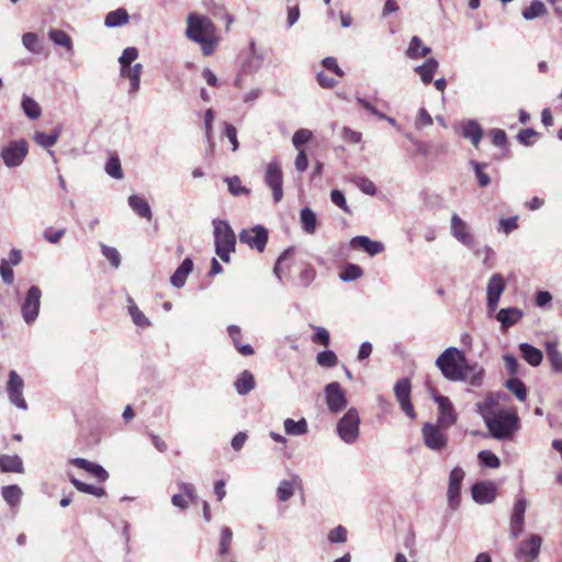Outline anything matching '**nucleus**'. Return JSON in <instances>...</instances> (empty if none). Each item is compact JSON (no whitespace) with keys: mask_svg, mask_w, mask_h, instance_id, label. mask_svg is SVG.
Listing matches in <instances>:
<instances>
[{"mask_svg":"<svg viewBox=\"0 0 562 562\" xmlns=\"http://www.w3.org/2000/svg\"><path fill=\"white\" fill-rule=\"evenodd\" d=\"M436 366L442 375L449 381H465L472 386H479L482 383L484 370L477 363L470 364L464 353L454 348H447L436 360Z\"/></svg>","mask_w":562,"mask_h":562,"instance_id":"f257e3e1","label":"nucleus"},{"mask_svg":"<svg viewBox=\"0 0 562 562\" xmlns=\"http://www.w3.org/2000/svg\"><path fill=\"white\" fill-rule=\"evenodd\" d=\"M186 35L201 45L204 55H211L216 47L215 26L210 18L191 13L187 20Z\"/></svg>","mask_w":562,"mask_h":562,"instance_id":"f03ea898","label":"nucleus"},{"mask_svg":"<svg viewBox=\"0 0 562 562\" xmlns=\"http://www.w3.org/2000/svg\"><path fill=\"white\" fill-rule=\"evenodd\" d=\"M492 437L506 440L519 429V417L515 409H501L484 422Z\"/></svg>","mask_w":562,"mask_h":562,"instance_id":"7ed1b4c3","label":"nucleus"},{"mask_svg":"<svg viewBox=\"0 0 562 562\" xmlns=\"http://www.w3.org/2000/svg\"><path fill=\"white\" fill-rule=\"evenodd\" d=\"M213 227L215 252L224 262H229L231 254L236 247L235 233L228 222L223 220H214Z\"/></svg>","mask_w":562,"mask_h":562,"instance_id":"20e7f679","label":"nucleus"},{"mask_svg":"<svg viewBox=\"0 0 562 562\" xmlns=\"http://www.w3.org/2000/svg\"><path fill=\"white\" fill-rule=\"evenodd\" d=\"M29 154V144L24 138L10 140L0 149V158L3 165L9 168L20 167Z\"/></svg>","mask_w":562,"mask_h":562,"instance_id":"39448f33","label":"nucleus"},{"mask_svg":"<svg viewBox=\"0 0 562 562\" xmlns=\"http://www.w3.org/2000/svg\"><path fill=\"white\" fill-rule=\"evenodd\" d=\"M339 438L348 445L355 443L360 434V417L356 408H349L337 423Z\"/></svg>","mask_w":562,"mask_h":562,"instance_id":"423d86ee","label":"nucleus"},{"mask_svg":"<svg viewBox=\"0 0 562 562\" xmlns=\"http://www.w3.org/2000/svg\"><path fill=\"white\" fill-rule=\"evenodd\" d=\"M24 381L15 370H11L8 374L5 383V393L9 402L18 409L27 411L29 406L23 396Z\"/></svg>","mask_w":562,"mask_h":562,"instance_id":"0eeeda50","label":"nucleus"},{"mask_svg":"<svg viewBox=\"0 0 562 562\" xmlns=\"http://www.w3.org/2000/svg\"><path fill=\"white\" fill-rule=\"evenodd\" d=\"M41 289L36 285H33L29 289L21 304L22 318L30 326L33 325L38 317L41 308Z\"/></svg>","mask_w":562,"mask_h":562,"instance_id":"6e6552de","label":"nucleus"},{"mask_svg":"<svg viewBox=\"0 0 562 562\" xmlns=\"http://www.w3.org/2000/svg\"><path fill=\"white\" fill-rule=\"evenodd\" d=\"M541 544L542 537L531 533L517 544L515 558L522 562H533L539 557Z\"/></svg>","mask_w":562,"mask_h":562,"instance_id":"1a4fd4ad","label":"nucleus"},{"mask_svg":"<svg viewBox=\"0 0 562 562\" xmlns=\"http://www.w3.org/2000/svg\"><path fill=\"white\" fill-rule=\"evenodd\" d=\"M265 182L272 192L274 203L283 198V176L278 161H270L266 167Z\"/></svg>","mask_w":562,"mask_h":562,"instance_id":"9d476101","label":"nucleus"},{"mask_svg":"<svg viewBox=\"0 0 562 562\" xmlns=\"http://www.w3.org/2000/svg\"><path fill=\"white\" fill-rule=\"evenodd\" d=\"M528 503L522 495H518L514 503L509 519V536L517 539L525 529V514Z\"/></svg>","mask_w":562,"mask_h":562,"instance_id":"9b49d317","label":"nucleus"},{"mask_svg":"<svg viewBox=\"0 0 562 562\" xmlns=\"http://www.w3.org/2000/svg\"><path fill=\"white\" fill-rule=\"evenodd\" d=\"M422 432L424 443L428 449L439 452L446 448L448 443V436L440 429L439 425L427 423L423 426Z\"/></svg>","mask_w":562,"mask_h":562,"instance_id":"f8f14e48","label":"nucleus"},{"mask_svg":"<svg viewBox=\"0 0 562 562\" xmlns=\"http://www.w3.org/2000/svg\"><path fill=\"white\" fill-rule=\"evenodd\" d=\"M327 407L330 413L337 414L347 407V397L338 382L328 383L324 390Z\"/></svg>","mask_w":562,"mask_h":562,"instance_id":"ddd939ff","label":"nucleus"},{"mask_svg":"<svg viewBox=\"0 0 562 562\" xmlns=\"http://www.w3.org/2000/svg\"><path fill=\"white\" fill-rule=\"evenodd\" d=\"M239 240L240 243L248 245L250 248H255L259 252H262L268 241V231L261 225H256L249 229H243L239 233Z\"/></svg>","mask_w":562,"mask_h":562,"instance_id":"4468645a","label":"nucleus"},{"mask_svg":"<svg viewBox=\"0 0 562 562\" xmlns=\"http://www.w3.org/2000/svg\"><path fill=\"white\" fill-rule=\"evenodd\" d=\"M434 401L438 405V425L448 429L457 423V413L451 401L443 395H434Z\"/></svg>","mask_w":562,"mask_h":562,"instance_id":"2eb2a0df","label":"nucleus"},{"mask_svg":"<svg viewBox=\"0 0 562 562\" xmlns=\"http://www.w3.org/2000/svg\"><path fill=\"white\" fill-rule=\"evenodd\" d=\"M506 289V282L501 273H494L486 285V305L490 312H495L499 299Z\"/></svg>","mask_w":562,"mask_h":562,"instance_id":"dca6fc26","label":"nucleus"},{"mask_svg":"<svg viewBox=\"0 0 562 562\" xmlns=\"http://www.w3.org/2000/svg\"><path fill=\"white\" fill-rule=\"evenodd\" d=\"M464 479V471L460 467L452 469L449 475V485L447 491L448 505L452 510L460 506V490Z\"/></svg>","mask_w":562,"mask_h":562,"instance_id":"f3484780","label":"nucleus"},{"mask_svg":"<svg viewBox=\"0 0 562 562\" xmlns=\"http://www.w3.org/2000/svg\"><path fill=\"white\" fill-rule=\"evenodd\" d=\"M411 382L408 379H401L395 383L394 393L403 412L411 418L416 417L413 404L411 403Z\"/></svg>","mask_w":562,"mask_h":562,"instance_id":"a211bd4d","label":"nucleus"},{"mask_svg":"<svg viewBox=\"0 0 562 562\" xmlns=\"http://www.w3.org/2000/svg\"><path fill=\"white\" fill-rule=\"evenodd\" d=\"M451 235L462 245L471 247L474 237L470 232V227L457 213L451 215Z\"/></svg>","mask_w":562,"mask_h":562,"instance_id":"6ab92c4d","label":"nucleus"},{"mask_svg":"<svg viewBox=\"0 0 562 562\" xmlns=\"http://www.w3.org/2000/svg\"><path fill=\"white\" fill-rule=\"evenodd\" d=\"M471 492L477 504H490L495 499L496 485L493 482H480L472 486Z\"/></svg>","mask_w":562,"mask_h":562,"instance_id":"aec40b11","label":"nucleus"},{"mask_svg":"<svg viewBox=\"0 0 562 562\" xmlns=\"http://www.w3.org/2000/svg\"><path fill=\"white\" fill-rule=\"evenodd\" d=\"M265 57V52L257 47L256 43L251 41L249 43V57L244 61L241 71L249 74L257 72L261 68Z\"/></svg>","mask_w":562,"mask_h":562,"instance_id":"412c9836","label":"nucleus"},{"mask_svg":"<svg viewBox=\"0 0 562 562\" xmlns=\"http://www.w3.org/2000/svg\"><path fill=\"white\" fill-rule=\"evenodd\" d=\"M352 248H360L370 256H376L384 250V245L381 241L372 240L367 236H356L350 240Z\"/></svg>","mask_w":562,"mask_h":562,"instance_id":"4be33fe9","label":"nucleus"},{"mask_svg":"<svg viewBox=\"0 0 562 562\" xmlns=\"http://www.w3.org/2000/svg\"><path fill=\"white\" fill-rule=\"evenodd\" d=\"M71 464L76 465L79 469L85 470L86 472L95 476L100 482H105L109 477V473L100 464L90 462L83 458H75L69 461Z\"/></svg>","mask_w":562,"mask_h":562,"instance_id":"5701e85b","label":"nucleus"},{"mask_svg":"<svg viewBox=\"0 0 562 562\" xmlns=\"http://www.w3.org/2000/svg\"><path fill=\"white\" fill-rule=\"evenodd\" d=\"M128 206L133 210V212L139 217L146 218L148 221L153 217V212L150 205L146 201L144 196L132 194L128 196Z\"/></svg>","mask_w":562,"mask_h":562,"instance_id":"b1692460","label":"nucleus"},{"mask_svg":"<svg viewBox=\"0 0 562 562\" xmlns=\"http://www.w3.org/2000/svg\"><path fill=\"white\" fill-rule=\"evenodd\" d=\"M522 315L524 313L521 310L517 307H507L498 311L496 319L501 323L503 329H507L508 327L517 324L521 319Z\"/></svg>","mask_w":562,"mask_h":562,"instance_id":"393cba45","label":"nucleus"},{"mask_svg":"<svg viewBox=\"0 0 562 562\" xmlns=\"http://www.w3.org/2000/svg\"><path fill=\"white\" fill-rule=\"evenodd\" d=\"M142 70L143 66L139 63L133 65V67L121 69V76L130 81V94H135L139 90Z\"/></svg>","mask_w":562,"mask_h":562,"instance_id":"a878e982","label":"nucleus"},{"mask_svg":"<svg viewBox=\"0 0 562 562\" xmlns=\"http://www.w3.org/2000/svg\"><path fill=\"white\" fill-rule=\"evenodd\" d=\"M192 270L193 261L190 258H186L171 276L170 283L177 289L182 288Z\"/></svg>","mask_w":562,"mask_h":562,"instance_id":"bb28decb","label":"nucleus"},{"mask_svg":"<svg viewBox=\"0 0 562 562\" xmlns=\"http://www.w3.org/2000/svg\"><path fill=\"white\" fill-rule=\"evenodd\" d=\"M461 130L463 137L470 139L473 146L477 148L483 137L481 125L474 120H469L462 123Z\"/></svg>","mask_w":562,"mask_h":562,"instance_id":"cd10ccee","label":"nucleus"},{"mask_svg":"<svg viewBox=\"0 0 562 562\" xmlns=\"http://www.w3.org/2000/svg\"><path fill=\"white\" fill-rule=\"evenodd\" d=\"M519 351L522 359L532 367H538L541 364L543 355L542 351L527 342H521L519 345Z\"/></svg>","mask_w":562,"mask_h":562,"instance_id":"c85d7f7f","label":"nucleus"},{"mask_svg":"<svg viewBox=\"0 0 562 562\" xmlns=\"http://www.w3.org/2000/svg\"><path fill=\"white\" fill-rule=\"evenodd\" d=\"M0 470L2 472L22 473L24 471L22 459L18 454L0 456Z\"/></svg>","mask_w":562,"mask_h":562,"instance_id":"c756f323","label":"nucleus"},{"mask_svg":"<svg viewBox=\"0 0 562 562\" xmlns=\"http://www.w3.org/2000/svg\"><path fill=\"white\" fill-rule=\"evenodd\" d=\"M130 15L124 8L116 9L109 12L104 19L106 27H119L128 23Z\"/></svg>","mask_w":562,"mask_h":562,"instance_id":"7c9ffc66","label":"nucleus"},{"mask_svg":"<svg viewBox=\"0 0 562 562\" xmlns=\"http://www.w3.org/2000/svg\"><path fill=\"white\" fill-rule=\"evenodd\" d=\"M235 389L239 395H246L255 389V378L251 372L245 370L235 381Z\"/></svg>","mask_w":562,"mask_h":562,"instance_id":"2f4dec72","label":"nucleus"},{"mask_svg":"<svg viewBox=\"0 0 562 562\" xmlns=\"http://www.w3.org/2000/svg\"><path fill=\"white\" fill-rule=\"evenodd\" d=\"M438 66L439 64L435 58H429L423 65L416 67L415 71L420 76L422 81L428 85L432 81Z\"/></svg>","mask_w":562,"mask_h":562,"instance_id":"473e14b6","label":"nucleus"},{"mask_svg":"<svg viewBox=\"0 0 562 562\" xmlns=\"http://www.w3.org/2000/svg\"><path fill=\"white\" fill-rule=\"evenodd\" d=\"M1 495L10 507H16L21 503L23 492L18 485H7L2 487Z\"/></svg>","mask_w":562,"mask_h":562,"instance_id":"72a5a7b5","label":"nucleus"},{"mask_svg":"<svg viewBox=\"0 0 562 562\" xmlns=\"http://www.w3.org/2000/svg\"><path fill=\"white\" fill-rule=\"evenodd\" d=\"M283 424L284 431L289 436H302L308 431V426L305 418H301L300 420L286 418Z\"/></svg>","mask_w":562,"mask_h":562,"instance_id":"f704fd0d","label":"nucleus"},{"mask_svg":"<svg viewBox=\"0 0 562 562\" xmlns=\"http://www.w3.org/2000/svg\"><path fill=\"white\" fill-rule=\"evenodd\" d=\"M127 310L133 323L142 328L150 326V321L144 315V313L137 307L132 297L127 299Z\"/></svg>","mask_w":562,"mask_h":562,"instance_id":"c9c22d12","label":"nucleus"},{"mask_svg":"<svg viewBox=\"0 0 562 562\" xmlns=\"http://www.w3.org/2000/svg\"><path fill=\"white\" fill-rule=\"evenodd\" d=\"M300 221H301L302 229L306 234L315 233L317 218H316V214L310 207H304L301 210Z\"/></svg>","mask_w":562,"mask_h":562,"instance_id":"e433bc0d","label":"nucleus"},{"mask_svg":"<svg viewBox=\"0 0 562 562\" xmlns=\"http://www.w3.org/2000/svg\"><path fill=\"white\" fill-rule=\"evenodd\" d=\"M546 347L552 369L557 372H562V352L559 351L558 344L555 341H548Z\"/></svg>","mask_w":562,"mask_h":562,"instance_id":"4c0bfd02","label":"nucleus"},{"mask_svg":"<svg viewBox=\"0 0 562 562\" xmlns=\"http://www.w3.org/2000/svg\"><path fill=\"white\" fill-rule=\"evenodd\" d=\"M430 53V48L423 45L422 40L418 36H413L409 46L407 48L406 55L409 58H420L425 57Z\"/></svg>","mask_w":562,"mask_h":562,"instance_id":"58836bf2","label":"nucleus"},{"mask_svg":"<svg viewBox=\"0 0 562 562\" xmlns=\"http://www.w3.org/2000/svg\"><path fill=\"white\" fill-rule=\"evenodd\" d=\"M48 36L55 45L63 46L69 52L72 50V41L66 32L57 29H52L48 32Z\"/></svg>","mask_w":562,"mask_h":562,"instance_id":"ea45409f","label":"nucleus"},{"mask_svg":"<svg viewBox=\"0 0 562 562\" xmlns=\"http://www.w3.org/2000/svg\"><path fill=\"white\" fill-rule=\"evenodd\" d=\"M547 13V8L544 5L543 2H541L540 0H532L530 5L527 7L524 11H522V18L525 20H533L536 18H539V16H542Z\"/></svg>","mask_w":562,"mask_h":562,"instance_id":"a19ab883","label":"nucleus"},{"mask_svg":"<svg viewBox=\"0 0 562 562\" xmlns=\"http://www.w3.org/2000/svg\"><path fill=\"white\" fill-rule=\"evenodd\" d=\"M21 106H22L24 114L32 120H36L41 116V113H42L41 108H40L38 103L35 100H33L31 97L23 95Z\"/></svg>","mask_w":562,"mask_h":562,"instance_id":"79ce46f5","label":"nucleus"},{"mask_svg":"<svg viewBox=\"0 0 562 562\" xmlns=\"http://www.w3.org/2000/svg\"><path fill=\"white\" fill-rule=\"evenodd\" d=\"M363 276V270L356 263H347L339 273V278L344 282L358 280Z\"/></svg>","mask_w":562,"mask_h":562,"instance_id":"37998d69","label":"nucleus"},{"mask_svg":"<svg viewBox=\"0 0 562 562\" xmlns=\"http://www.w3.org/2000/svg\"><path fill=\"white\" fill-rule=\"evenodd\" d=\"M497 402L492 394H488L483 402L476 404L477 412L483 417L484 422H486L487 416H493L496 412H494Z\"/></svg>","mask_w":562,"mask_h":562,"instance_id":"c03bdc74","label":"nucleus"},{"mask_svg":"<svg viewBox=\"0 0 562 562\" xmlns=\"http://www.w3.org/2000/svg\"><path fill=\"white\" fill-rule=\"evenodd\" d=\"M59 135H60V131H54L50 134L37 132L34 135V140L36 142L37 145H40L44 148H49L57 143Z\"/></svg>","mask_w":562,"mask_h":562,"instance_id":"a18cd8bd","label":"nucleus"},{"mask_svg":"<svg viewBox=\"0 0 562 562\" xmlns=\"http://www.w3.org/2000/svg\"><path fill=\"white\" fill-rule=\"evenodd\" d=\"M233 541V532L228 527H224L221 530L220 548L217 554L222 558L228 555L231 544Z\"/></svg>","mask_w":562,"mask_h":562,"instance_id":"49530a36","label":"nucleus"},{"mask_svg":"<svg viewBox=\"0 0 562 562\" xmlns=\"http://www.w3.org/2000/svg\"><path fill=\"white\" fill-rule=\"evenodd\" d=\"M22 44L25 49L33 54H40L42 52V45L36 33L29 32L23 34Z\"/></svg>","mask_w":562,"mask_h":562,"instance_id":"de8ad7c7","label":"nucleus"},{"mask_svg":"<svg viewBox=\"0 0 562 562\" xmlns=\"http://www.w3.org/2000/svg\"><path fill=\"white\" fill-rule=\"evenodd\" d=\"M225 182L228 186V191L234 196L248 195L250 192L249 189L241 184V180L237 176L225 178Z\"/></svg>","mask_w":562,"mask_h":562,"instance_id":"09e8293b","label":"nucleus"},{"mask_svg":"<svg viewBox=\"0 0 562 562\" xmlns=\"http://www.w3.org/2000/svg\"><path fill=\"white\" fill-rule=\"evenodd\" d=\"M70 482L78 491L82 493L91 494L97 497H102L105 494V491L102 487L83 483L75 477H70Z\"/></svg>","mask_w":562,"mask_h":562,"instance_id":"8fccbe9b","label":"nucleus"},{"mask_svg":"<svg viewBox=\"0 0 562 562\" xmlns=\"http://www.w3.org/2000/svg\"><path fill=\"white\" fill-rule=\"evenodd\" d=\"M506 387L515 394V396L520 401L524 402L527 398V390L522 381L519 379H509L506 382Z\"/></svg>","mask_w":562,"mask_h":562,"instance_id":"3c124183","label":"nucleus"},{"mask_svg":"<svg viewBox=\"0 0 562 562\" xmlns=\"http://www.w3.org/2000/svg\"><path fill=\"white\" fill-rule=\"evenodd\" d=\"M317 364L324 368H334L338 363L336 353L331 350H324L316 356Z\"/></svg>","mask_w":562,"mask_h":562,"instance_id":"603ef678","label":"nucleus"},{"mask_svg":"<svg viewBox=\"0 0 562 562\" xmlns=\"http://www.w3.org/2000/svg\"><path fill=\"white\" fill-rule=\"evenodd\" d=\"M106 173L114 179H122L123 171L121 167V161L116 155H112L105 165Z\"/></svg>","mask_w":562,"mask_h":562,"instance_id":"864d4df0","label":"nucleus"},{"mask_svg":"<svg viewBox=\"0 0 562 562\" xmlns=\"http://www.w3.org/2000/svg\"><path fill=\"white\" fill-rule=\"evenodd\" d=\"M292 255H293V249L290 248V249H286L285 251H283V254L278 258V260L274 265L273 272L279 280H281V272L289 268L288 261L291 260Z\"/></svg>","mask_w":562,"mask_h":562,"instance_id":"5fc2aeb1","label":"nucleus"},{"mask_svg":"<svg viewBox=\"0 0 562 562\" xmlns=\"http://www.w3.org/2000/svg\"><path fill=\"white\" fill-rule=\"evenodd\" d=\"M477 458L486 468L497 469L501 465L499 458L488 450L480 451Z\"/></svg>","mask_w":562,"mask_h":562,"instance_id":"6e6d98bb","label":"nucleus"},{"mask_svg":"<svg viewBox=\"0 0 562 562\" xmlns=\"http://www.w3.org/2000/svg\"><path fill=\"white\" fill-rule=\"evenodd\" d=\"M352 182L359 190L368 195H374L376 193L375 184L366 177H355Z\"/></svg>","mask_w":562,"mask_h":562,"instance_id":"4d7b16f0","label":"nucleus"},{"mask_svg":"<svg viewBox=\"0 0 562 562\" xmlns=\"http://www.w3.org/2000/svg\"><path fill=\"white\" fill-rule=\"evenodd\" d=\"M294 493L293 483L288 480H283L280 482L278 488H277V496L279 501L286 502L289 501Z\"/></svg>","mask_w":562,"mask_h":562,"instance_id":"13d9d810","label":"nucleus"},{"mask_svg":"<svg viewBox=\"0 0 562 562\" xmlns=\"http://www.w3.org/2000/svg\"><path fill=\"white\" fill-rule=\"evenodd\" d=\"M138 57V50L135 47H127L123 50L119 58L121 69L125 67H133L132 63Z\"/></svg>","mask_w":562,"mask_h":562,"instance_id":"bf43d9fd","label":"nucleus"},{"mask_svg":"<svg viewBox=\"0 0 562 562\" xmlns=\"http://www.w3.org/2000/svg\"><path fill=\"white\" fill-rule=\"evenodd\" d=\"M312 138V132L306 128L297 130L293 137L292 143L296 149H301V146L310 142Z\"/></svg>","mask_w":562,"mask_h":562,"instance_id":"052dcab7","label":"nucleus"},{"mask_svg":"<svg viewBox=\"0 0 562 562\" xmlns=\"http://www.w3.org/2000/svg\"><path fill=\"white\" fill-rule=\"evenodd\" d=\"M102 255L112 263L113 267L117 268L121 263V255L114 248L106 245L101 246Z\"/></svg>","mask_w":562,"mask_h":562,"instance_id":"680f3d73","label":"nucleus"},{"mask_svg":"<svg viewBox=\"0 0 562 562\" xmlns=\"http://www.w3.org/2000/svg\"><path fill=\"white\" fill-rule=\"evenodd\" d=\"M472 165L480 187H487L491 183V178L483 171V168H485L486 165L476 161H472Z\"/></svg>","mask_w":562,"mask_h":562,"instance_id":"e2e57ef3","label":"nucleus"},{"mask_svg":"<svg viewBox=\"0 0 562 562\" xmlns=\"http://www.w3.org/2000/svg\"><path fill=\"white\" fill-rule=\"evenodd\" d=\"M432 123L434 119L431 117V115L427 112L426 109L420 108L415 120L416 128L422 130L424 127L430 126Z\"/></svg>","mask_w":562,"mask_h":562,"instance_id":"0e129e2a","label":"nucleus"},{"mask_svg":"<svg viewBox=\"0 0 562 562\" xmlns=\"http://www.w3.org/2000/svg\"><path fill=\"white\" fill-rule=\"evenodd\" d=\"M347 540V530L342 526L331 529L328 533V541L331 543H344Z\"/></svg>","mask_w":562,"mask_h":562,"instance_id":"69168bd1","label":"nucleus"},{"mask_svg":"<svg viewBox=\"0 0 562 562\" xmlns=\"http://www.w3.org/2000/svg\"><path fill=\"white\" fill-rule=\"evenodd\" d=\"M0 276L5 284L10 285L13 283L14 273L11 265L5 259H2L0 262Z\"/></svg>","mask_w":562,"mask_h":562,"instance_id":"338daca9","label":"nucleus"},{"mask_svg":"<svg viewBox=\"0 0 562 562\" xmlns=\"http://www.w3.org/2000/svg\"><path fill=\"white\" fill-rule=\"evenodd\" d=\"M315 334L312 338L313 342L327 347L330 342L329 333L324 327L313 326Z\"/></svg>","mask_w":562,"mask_h":562,"instance_id":"774afa93","label":"nucleus"}]
</instances>
